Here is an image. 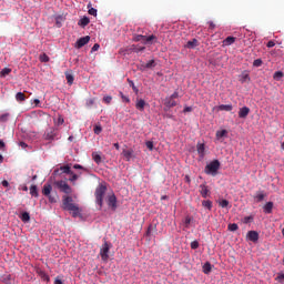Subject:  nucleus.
<instances>
[{"mask_svg":"<svg viewBox=\"0 0 284 284\" xmlns=\"http://www.w3.org/2000/svg\"><path fill=\"white\" fill-rule=\"evenodd\" d=\"M202 205L206 209V210H212V201L210 200H204L202 202Z\"/></svg>","mask_w":284,"mask_h":284,"instance_id":"f704fd0d","label":"nucleus"},{"mask_svg":"<svg viewBox=\"0 0 284 284\" xmlns=\"http://www.w3.org/2000/svg\"><path fill=\"white\" fill-rule=\"evenodd\" d=\"M173 100L179 99V91H175L173 94L170 95Z\"/></svg>","mask_w":284,"mask_h":284,"instance_id":"e2e57ef3","label":"nucleus"},{"mask_svg":"<svg viewBox=\"0 0 284 284\" xmlns=\"http://www.w3.org/2000/svg\"><path fill=\"white\" fill-rule=\"evenodd\" d=\"M246 236L248 241H252V243H256L258 241V232L256 231H248Z\"/></svg>","mask_w":284,"mask_h":284,"instance_id":"9b49d317","label":"nucleus"},{"mask_svg":"<svg viewBox=\"0 0 284 284\" xmlns=\"http://www.w3.org/2000/svg\"><path fill=\"white\" fill-rule=\"evenodd\" d=\"M103 101L109 105V103H112V97L105 95V97L103 98Z\"/></svg>","mask_w":284,"mask_h":284,"instance_id":"5fc2aeb1","label":"nucleus"},{"mask_svg":"<svg viewBox=\"0 0 284 284\" xmlns=\"http://www.w3.org/2000/svg\"><path fill=\"white\" fill-rule=\"evenodd\" d=\"M199 40L192 39L191 41H187L184 48H187L189 50H194V48H197Z\"/></svg>","mask_w":284,"mask_h":284,"instance_id":"2eb2a0df","label":"nucleus"},{"mask_svg":"<svg viewBox=\"0 0 284 284\" xmlns=\"http://www.w3.org/2000/svg\"><path fill=\"white\" fill-rule=\"evenodd\" d=\"M234 106H232V104H221L217 106V110L221 112H232Z\"/></svg>","mask_w":284,"mask_h":284,"instance_id":"a211bd4d","label":"nucleus"},{"mask_svg":"<svg viewBox=\"0 0 284 284\" xmlns=\"http://www.w3.org/2000/svg\"><path fill=\"white\" fill-rule=\"evenodd\" d=\"M61 174H72V169L70 168V164L60 166L59 169H55L53 171V176H61Z\"/></svg>","mask_w":284,"mask_h":284,"instance_id":"423d86ee","label":"nucleus"},{"mask_svg":"<svg viewBox=\"0 0 284 284\" xmlns=\"http://www.w3.org/2000/svg\"><path fill=\"white\" fill-rule=\"evenodd\" d=\"M227 229L230 232H236V230H239V224L236 223L229 224Z\"/></svg>","mask_w":284,"mask_h":284,"instance_id":"58836bf2","label":"nucleus"},{"mask_svg":"<svg viewBox=\"0 0 284 284\" xmlns=\"http://www.w3.org/2000/svg\"><path fill=\"white\" fill-rule=\"evenodd\" d=\"M88 12L91 14V17H97V9L92 8V4H88Z\"/></svg>","mask_w":284,"mask_h":284,"instance_id":"7c9ffc66","label":"nucleus"},{"mask_svg":"<svg viewBox=\"0 0 284 284\" xmlns=\"http://www.w3.org/2000/svg\"><path fill=\"white\" fill-rule=\"evenodd\" d=\"M272 210H274V202H267L264 205V212L265 214H272Z\"/></svg>","mask_w":284,"mask_h":284,"instance_id":"412c9836","label":"nucleus"},{"mask_svg":"<svg viewBox=\"0 0 284 284\" xmlns=\"http://www.w3.org/2000/svg\"><path fill=\"white\" fill-rule=\"evenodd\" d=\"M53 185H55L60 192H63V194H72V186L68 184L65 180L55 181Z\"/></svg>","mask_w":284,"mask_h":284,"instance_id":"20e7f679","label":"nucleus"},{"mask_svg":"<svg viewBox=\"0 0 284 284\" xmlns=\"http://www.w3.org/2000/svg\"><path fill=\"white\" fill-rule=\"evenodd\" d=\"M250 114V108L243 106L239 111L240 119H247V115Z\"/></svg>","mask_w":284,"mask_h":284,"instance_id":"4468645a","label":"nucleus"},{"mask_svg":"<svg viewBox=\"0 0 284 284\" xmlns=\"http://www.w3.org/2000/svg\"><path fill=\"white\" fill-rule=\"evenodd\" d=\"M39 59L41 63H48L50 61V57H48L45 53L40 54Z\"/></svg>","mask_w":284,"mask_h":284,"instance_id":"2f4dec72","label":"nucleus"},{"mask_svg":"<svg viewBox=\"0 0 284 284\" xmlns=\"http://www.w3.org/2000/svg\"><path fill=\"white\" fill-rule=\"evenodd\" d=\"M284 74L282 71H276L273 75V79H275V81H281V79H283Z\"/></svg>","mask_w":284,"mask_h":284,"instance_id":"72a5a7b5","label":"nucleus"},{"mask_svg":"<svg viewBox=\"0 0 284 284\" xmlns=\"http://www.w3.org/2000/svg\"><path fill=\"white\" fill-rule=\"evenodd\" d=\"M131 50H132V52L139 53V52H143V50H145V47H141V45H139V44H133V45L131 47Z\"/></svg>","mask_w":284,"mask_h":284,"instance_id":"a878e982","label":"nucleus"},{"mask_svg":"<svg viewBox=\"0 0 284 284\" xmlns=\"http://www.w3.org/2000/svg\"><path fill=\"white\" fill-rule=\"evenodd\" d=\"M219 170H221V162H219V160H213L205 166L204 172L211 176H216Z\"/></svg>","mask_w":284,"mask_h":284,"instance_id":"f03ea898","label":"nucleus"},{"mask_svg":"<svg viewBox=\"0 0 284 284\" xmlns=\"http://www.w3.org/2000/svg\"><path fill=\"white\" fill-rule=\"evenodd\" d=\"M255 199H256L257 203H261V201H263L265 199V193L257 192L255 195Z\"/></svg>","mask_w":284,"mask_h":284,"instance_id":"473e14b6","label":"nucleus"},{"mask_svg":"<svg viewBox=\"0 0 284 284\" xmlns=\"http://www.w3.org/2000/svg\"><path fill=\"white\" fill-rule=\"evenodd\" d=\"M156 39V36L152 34V36H149L144 38V41H146V43H150L151 41H154Z\"/></svg>","mask_w":284,"mask_h":284,"instance_id":"a18cd8bd","label":"nucleus"},{"mask_svg":"<svg viewBox=\"0 0 284 284\" xmlns=\"http://www.w3.org/2000/svg\"><path fill=\"white\" fill-rule=\"evenodd\" d=\"M100 256L102 261H108L110 258V244L108 242H104L100 248Z\"/></svg>","mask_w":284,"mask_h":284,"instance_id":"39448f33","label":"nucleus"},{"mask_svg":"<svg viewBox=\"0 0 284 284\" xmlns=\"http://www.w3.org/2000/svg\"><path fill=\"white\" fill-rule=\"evenodd\" d=\"M275 280L278 281V283H283L284 282V273L277 274V277Z\"/></svg>","mask_w":284,"mask_h":284,"instance_id":"603ef678","label":"nucleus"},{"mask_svg":"<svg viewBox=\"0 0 284 284\" xmlns=\"http://www.w3.org/2000/svg\"><path fill=\"white\" fill-rule=\"evenodd\" d=\"M142 39L145 40V36L138 34V36H135V37L133 38V41L139 42V41H141Z\"/></svg>","mask_w":284,"mask_h":284,"instance_id":"864d4df0","label":"nucleus"},{"mask_svg":"<svg viewBox=\"0 0 284 284\" xmlns=\"http://www.w3.org/2000/svg\"><path fill=\"white\" fill-rule=\"evenodd\" d=\"M105 192H108V187L103 184H100L95 189V203L99 204L100 209L103 207V196H105Z\"/></svg>","mask_w":284,"mask_h":284,"instance_id":"7ed1b4c3","label":"nucleus"},{"mask_svg":"<svg viewBox=\"0 0 284 284\" xmlns=\"http://www.w3.org/2000/svg\"><path fill=\"white\" fill-rule=\"evenodd\" d=\"M16 101H26V93H23V92H18L17 94H16Z\"/></svg>","mask_w":284,"mask_h":284,"instance_id":"c85d7f7f","label":"nucleus"},{"mask_svg":"<svg viewBox=\"0 0 284 284\" xmlns=\"http://www.w3.org/2000/svg\"><path fill=\"white\" fill-rule=\"evenodd\" d=\"M164 105L168 108V110H170V108H176V102L171 97H166L164 99Z\"/></svg>","mask_w":284,"mask_h":284,"instance_id":"9d476101","label":"nucleus"},{"mask_svg":"<svg viewBox=\"0 0 284 284\" xmlns=\"http://www.w3.org/2000/svg\"><path fill=\"white\" fill-rule=\"evenodd\" d=\"M183 112L184 113L192 112V106H185Z\"/></svg>","mask_w":284,"mask_h":284,"instance_id":"69168bd1","label":"nucleus"},{"mask_svg":"<svg viewBox=\"0 0 284 284\" xmlns=\"http://www.w3.org/2000/svg\"><path fill=\"white\" fill-rule=\"evenodd\" d=\"M95 102H97V99L91 98L87 100L85 105L87 108H92V105H94Z\"/></svg>","mask_w":284,"mask_h":284,"instance_id":"4c0bfd02","label":"nucleus"},{"mask_svg":"<svg viewBox=\"0 0 284 284\" xmlns=\"http://www.w3.org/2000/svg\"><path fill=\"white\" fill-rule=\"evenodd\" d=\"M94 134H100L101 132H103V128H101L100 124H97L93 129Z\"/></svg>","mask_w":284,"mask_h":284,"instance_id":"a19ab883","label":"nucleus"},{"mask_svg":"<svg viewBox=\"0 0 284 284\" xmlns=\"http://www.w3.org/2000/svg\"><path fill=\"white\" fill-rule=\"evenodd\" d=\"M54 284H63V281H61V278H59V277H55Z\"/></svg>","mask_w":284,"mask_h":284,"instance_id":"338daca9","label":"nucleus"},{"mask_svg":"<svg viewBox=\"0 0 284 284\" xmlns=\"http://www.w3.org/2000/svg\"><path fill=\"white\" fill-rule=\"evenodd\" d=\"M89 43H90V36H85L78 39L74 47L78 50H81V48H83L84 45H88Z\"/></svg>","mask_w":284,"mask_h":284,"instance_id":"0eeeda50","label":"nucleus"},{"mask_svg":"<svg viewBox=\"0 0 284 284\" xmlns=\"http://www.w3.org/2000/svg\"><path fill=\"white\" fill-rule=\"evenodd\" d=\"M30 194L31 196H34L36 199L39 197V190L37 189V185H31L30 186Z\"/></svg>","mask_w":284,"mask_h":284,"instance_id":"b1692460","label":"nucleus"},{"mask_svg":"<svg viewBox=\"0 0 284 284\" xmlns=\"http://www.w3.org/2000/svg\"><path fill=\"white\" fill-rule=\"evenodd\" d=\"M120 97L124 103H130V98L123 94V92L120 91Z\"/></svg>","mask_w":284,"mask_h":284,"instance_id":"37998d69","label":"nucleus"},{"mask_svg":"<svg viewBox=\"0 0 284 284\" xmlns=\"http://www.w3.org/2000/svg\"><path fill=\"white\" fill-rule=\"evenodd\" d=\"M45 139L52 140V139H54V135H53V134H50V133H47Z\"/></svg>","mask_w":284,"mask_h":284,"instance_id":"774afa93","label":"nucleus"},{"mask_svg":"<svg viewBox=\"0 0 284 284\" xmlns=\"http://www.w3.org/2000/svg\"><path fill=\"white\" fill-rule=\"evenodd\" d=\"M196 150H197V154H199L200 159H204L205 158V144L197 143Z\"/></svg>","mask_w":284,"mask_h":284,"instance_id":"ddd939ff","label":"nucleus"},{"mask_svg":"<svg viewBox=\"0 0 284 284\" xmlns=\"http://www.w3.org/2000/svg\"><path fill=\"white\" fill-rule=\"evenodd\" d=\"M156 65V63L154 62V60H150L146 64L145 68L150 69V68H154Z\"/></svg>","mask_w":284,"mask_h":284,"instance_id":"09e8293b","label":"nucleus"},{"mask_svg":"<svg viewBox=\"0 0 284 284\" xmlns=\"http://www.w3.org/2000/svg\"><path fill=\"white\" fill-rule=\"evenodd\" d=\"M145 145H146L148 150H150V152H152V150H154V142L146 141Z\"/></svg>","mask_w":284,"mask_h":284,"instance_id":"c03bdc74","label":"nucleus"},{"mask_svg":"<svg viewBox=\"0 0 284 284\" xmlns=\"http://www.w3.org/2000/svg\"><path fill=\"white\" fill-rule=\"evenodd\" d=\"M254 217L252 216H245L244 217V223H250V221H253Z\"/></svg>","mask_w":284,"mask_h":284,"instance_id":"0e129e2a","label":"nucleus"},{"mask_svg":"<svg viewBox=\"0 0 284 284\" xmlns=\"http://www.w3.org/2000/svg\"><path fill=\"white\" fill-rule=\"evenodd\" d=\"M274 45H276V43L271 40L267 42L266 48H274Z\"/></svg>","mask_w":284,"mask_h":284,"instance_id":"052dcab7","label":"nucleus"},{"mask_svg":"<svg viewBox=\"0 0 284 284\" xmlns=\"http://www.w3.org/2000/svg\"><path fill=\"white\" fill-rule=\"evenodd\" d=\"M61 21H63V17L62 16H58L55 18V23H57L58 28H61Z\"/></svg>","mask_w":284,"mask_h":284,"instance_id":"49530a36","label":"nucleus"},{"mask_svg":"<svg viewBox=\"0 0 284 284\" xmlns=\"http://www.w3.org/2000/svg\"><path fill=\"white\" fill-rule=\"evenodd\" d=\"M245 81H250V74L242 75L241 83H245Z\"/></svg>","mask_w":284,"mask_h":284,"instance_id":"6e6d98bb","label":"nucleus"},{"mask_svg":"<svg viewBox=\"0 0 284 284\" xmlns=\"http://www.w3.org/2000/svg\"><path fill=\"white\" fill-rule=\"evenodd\" d=\"M69 174L71 176V178H69V181L71 183H73V185H74L75 181H79V174H75L73 171H71V173H69Z\"/></svg>","mask_w":284,"mask_h":284,"instance_id":"bb28decb","label":"nucleus"},{"mask_svg":"<svg viewBox=\"0 0 284 284\" xmlns=\"http://www.w3.org/2000/svg\"><path fill=\"white\" fill-rule=\"evenodd\" d=\"M152 230H156L155 225H149L148 231H146V236H150L152 234Z\"/></svg>","mask_w":284,"mask_h":284,"instance_id":"3c124183","label":"nucleus"},{"mask_svg":"<svg viewBox=\"0 0 284 284\" xmlns=\"http://www.w3.org/2000/svg\"><path fill=\"white\" fill-rule=\"evenodd\" d=\"M89 24H90V18L88 17L81 18L78 22V26H80V28H85Z\"/></svg>","mask_w":284,"mask_h":284,"instance_id":"aec40b11","label":"nucleus"},{"mask_svg":"<svg viewBox=\"0 0 284 284\" xmlns=\"http://www.w3.org/2000/svg\"><path fill=\"white\" fill-rule=\"evenodd\" d=\"M122 155L124 156L125 161H132V159H134V150L123 149Z\"/></svg>","mask_w":284,"mask_h":284,"instance_id":"6e6552de","label":"nucleus"},{"mask_svg":"<svg viewBox=\"0 0 284 284\" xmlns=\"http://www.w3.org/2000/svg\"><path fill=\"white\" fill-rule=\"evenodd\" d=\"M210 272H212V264L210 262H206L204 265H203V273L204 274H210Z\"/></svg>","mask_w":284,"mask_h":284,"instance_id":"393cba45","label":"nucleus"},{"mask_svg":"<svg viewBox=\"0 0 284 284\" xmlns=\"http://www.w3.org/2000/svg\"><path fill=\"white\" fill-rule=\"evenodd\" d=\"M99 48H101V45L99 43H95L92 49H91V52H97L99 51Z\"/></svg>","mask_w":284,"mask_h":284,"instance_id":"4d7b16f0","label":"nucleus"},{"mask_svg":"<svg viewBox=\"0 0 284 284\" xmlns=\"http://www.w3.org/2000/svg\"><path fill=\"white\" fill-rule=\"evenodd\" d=\"M65 79L69 85H72V83H74V75H72V73H65Z\"/></svg>","mask_w":284,"mask_h":284,"instance_id":"cd10ccee","label":"nucleus"},{"mask_svg":"<svg viewBox=\"0 0 284 284\" xmlns=\"http://www.w3.org/2000/svg\"><path fill=\"white\" fill-rule=\"evenodd\" d=\"M21 221H23V223H28L30 221V213L23 212L21 214Z\"/></svg>","mask_w":284,"mask_h":284,"instance_id":"c756f323","label":"nucleus"},{"mask_svg":"<svg viewBox=\"0 0 284 284\" xmlns=\"http://www.w3.org/2000/svg\"><path fill=\"white\" fill-rule=\"evenodd\" d=\"M2 186L3 187H10V183L8 182V180L2 181Z\"/></svg>","mask_w":284,"mask_h":284,"instance_id":"680f3d73","label":"nucleus"},{"mask_svg":"<svg viewBox=\"0 0 284 284\" xmlns=\"http://www.w3.org/2000/svg\"><path fill=\"white\" fill-rule=\"evenodd\" d=\"M10 72H12V69L4 68V69L1 70L0 77H8V74H10Z\"/></svg>","mask_w":284,"mask_h":284,"instance_id":"c9c22d12","label":"nucleus"},{"mask_svg":"<svg viewBox=\"0 0 284 284\" xmlns=\"http://www.w3.org/2000/svg\"><path fill=\"white\" fill-rule=\"evenodd\" d=\"M49 199L50 203H57V197L52 196V195H47Z\"/></svg>","mask_w":284,"mask_h":284,"instance_id":"13d9d810","label":"nucleus"},{"mask_svg":"<svg viewBox=\"0 0 284 284\" xmlns=\"http://www.w3.org/2000/svg\"><path fill=\"white\" fill-rule=\"evenodd\" d=\"M145 105H146V103H145V100H143V99L138 100L135 103V108L140 112H143L145 110Z\"/></svg>","mask_w":284,"mask_h":284,"instance_id":"f3484780","label":"nucleus"},{"mask_svg":"<svg viewBox=\"0 0 284 284\" xmlns=\"http://www.w3.org/2000/svg\"><path fill=\"white\" fill-rule=\"evenodd\" d=\"M219 205H220V207H230V201H227V200H221L220 202H219Z\"/></svg>","mask_w":284,"mask_h":284,"instance_id":"e433bc0d","label":"nucleus"},{"mask_svg":"<svg viewBox=\"0 0 284 284\" xmlns=\"http://www.w3.org/2000/svg\"><path fill=\"white\" fill-rule=\"evenodd\" d=\"M129 83L134 92H139V89H136L133 81H129Z\"/></svg>","mask_w":284,"mask_h":284,"instance_id":"bf43d9fd","label":"nucleus"},{"mask_svg":"<svg viewBox=\"0 0 284 284\" xmlns=\"http://www.w3.org/2000/svg\"><path fill=\"white\" fill-rule=\"evenodd\" d=\"M108 206L111 207V210H116V195L112 194L108 196L106 200Z\"/></svg>","mask_w":284,"mask_h":284,"instance_id":"1a4fd4ad","label":"nucleus"},{"mask_svg":"<svg viewBox=\"0 0 284 284\" xmlns=\"http://www.w3.org/2000/svg\"><path fill=\"white\" fill-rule=\"evenodd\" d=\"M3 283H6V284H13L14 281H12V278L10 277V275H8L7 277L3 278Z\"/></svg>","mask_w":284,"mask_h":284,"instance_id":"de8ad7c7","label":"nucleus"},{"mask_svg":"<svg viewBox=\"0 0 284 284\" xmlns=\"http://www.w3.org/2000/svg\"><path fill=\"white\" fill-rule=\"evenodd\" d=\"M235 42H236V38L227 37L226 39L223 40V45H232Z\"/></svg>","mask_w":284,"mask_h":284,"instance_id":"5701e85b","label":"nucleus"},{"mask_svg":"<svg viewBox=\"0 0 284 284\" xmlns=\"http://www.w3.org/2000/svg\"><path fill=\"white\" fill-rule=\"evenodd\" d=\"M191 250H199V241L191 242Z\"/></svg>","mask_w":284,"mask_h":284,"instance_id":"8fccbe9b","label":"nucleus"},{"mask_svg":"<svg viewBox=\"0 0 284 284\" xmlns=\"http://www.w3.org/2000/svg\"><path fill=\"white\" fill-rule=\"evenodd\" d=\"M190 223H192V219L190 217V215H187L185 219H184V226L187 229L190 227Z\"/></svg>","mask_w":284,"mask_h":284,"instance_id":"79ce46f5","label":"nucleus"},{"mask_svg":"<svg viewBox=\"0 0 284 284\" xmlns=\"http://www.w3.org/2000/svg\"><path fill=\"white\" fill-rule=\"evenodd\" d=\"M62 207L71 212L74 219L80 214L79 205L74 204V200L70 195L62 196Z\"/></svg>","mask_w":284,"mask_h":284,"instance_id":"f257e3e1","label":"nucleus"},{"mask_svg":"<svg viewBox=\"0 0 284 284\" xmlns=\"http://www.w3.org/2000/svg\"><path fill=\"white\" fill-rule=\"evenodd\" d=\"M92 159L94 163H97V165H101V162H102L101 154H99L98 152H93Z\"/></svg>","mask_w":284,"mask_h":284,"instance_id":"4be33fe9","label":"nucleus"},{"mask_svg":"<svg viewBox=\"0 0 284 284\" xmlns=\"http://www.w3.org/2000/svg\"><path fill=\"white\" fill-rule=\"evenodd\" d=\"M52 193V185L50 184H44L43 189H42V194L44 196H50V194Z\"/></svg>","mask_w":284,"mask_h":284,"instance_id":"6ab92c4d","label":"nucleus"},{"mask_svg":"<svg viewBox=\"0 0 284 284\" xmlns=\"http://www.w3.org/2000/svg\"><path fill=\"white\" fill-rule=\"evenodd\" d=\"M225 138H227V130L216 131L215 133L216 141H222Z\"/></svg>","mask_w":284,"mask_h":284,"instance_id":"dca6fc26","label":"nucleus"},{"mask_svg":"<svg viewBox=\"0 0 284 284\" xmlns=\"http://www.w3.org/2000/svg\"><path fill=\"white\" fill-rule=\"evenodd\" d=\"M254 68H261L263 65V60L256 59L253 61Z\"/></svg>","mask_w":284,"mask_h":284,"instance_id":"ea45409f","label":"nucleus"},{"mask_svg":"<svg viewBox=\"0 0 284 284\" xmlns=\"http://www.w3.org/2000/svg\"><path fill=\"white\" fill-rule=\"evenodd\" d=\"M200 194L203 199H207V196H210V189H207V185L205 184L200 185Z\"/></svg>","mask_w":284,"mask_h":284,"instance_id":"f8f14e48","label":"nucleus"}]
</instances>
